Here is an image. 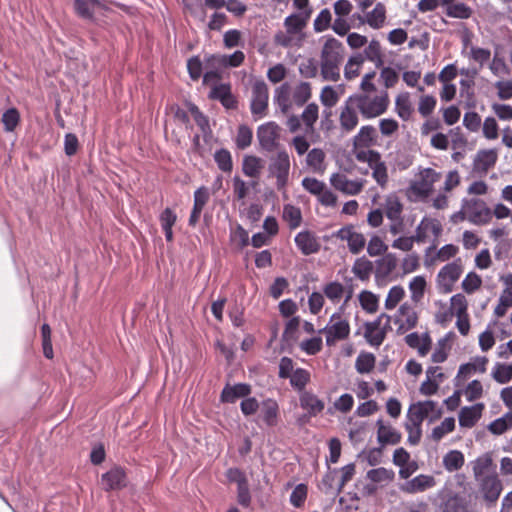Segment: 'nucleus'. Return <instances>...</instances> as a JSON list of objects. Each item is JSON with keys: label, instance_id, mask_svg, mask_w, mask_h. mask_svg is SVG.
Listing matches in <instances>:
<instances>
[{"label": "nucleus", "instance_id": "f257e3e1", "mask_svg": "<svg viewBox=\"0 0 512 512\" xmlns=\"http://www.w3.org/2000/svg\"><path fill=\"white\" fill-rule=\"evenodd\" d=\"M344 59V46L335 38L324 43L320 55L321 76L326 81L337 82L340 79V66Z\"/></svg>", "mask_w": 512, "mask_h": 512}, {"label": "nucleus", "instance_id": "f03ea898", "mask_svg": "<svg viewBox=\"0 0 512 512\" xmlns=\"http://www.w3.org/2000/svg\"><path fill=\"white\" fill-rule=\"evenodd\" d=\"M358 111L366 118H375L382 115L388 108L389 98L386 91L380 95L371 96L366 93L355 94L350 96Z\"/></svg>", "mask_w": 512, "mask_h": 512}, {"label": "nucleus", "instance_id": "7ed1b4c3", "mask_svg": "<svg viewBox=\"0 0 512 512\" xmlns=\"http://www.w3.org/2000/svg\"><path fill=\"white\" fill-rule=\"evenodd\" d=\"M442 415V410L437 407V403L432 400L419 401L410 405L407 412V422L413 426L422 425V422L429 418V422L438 420Z\"/></svg>", "mask_w": 512, "mask_h": 512}, {"label": "nucleus", "instance_id": "20e7f679", "mask_svg": "<svg viewBox=\"0 0 512 512\" xmlns=\"http://www.w3.org/2000/svg\"><path fill=\"white\" fill-rule=\"evenodd\" d=\"M269 176L276 178L278 190H284L289 179L290 157L285 150H279L275 156L270 158L268 166Z\"/></svg>", "mask_w": 512, "mask_h": 512}, {"label": "nucleus", "instance_id": "39448f33", "mask_svg": "<svg viewBox=\"0 0 512 512\" xmlns=\"http://www.w3.org/2000/svg\"><path fill=\"white\" fill-rule=\"evenodd\" d=\"M319 333L326 335V344L333 346L338 341L345 340L350 334V325L347 319L343 318L340 313H334L328 324Z\"/></svg>", "mask_w": 512, "mask_h": 512}, {"label": "nucleus", "instance_id": "423d86ee", "mask_svg": "<svg viewBox=\"0 0 512 512\" xmlns=\"http://www.w3.org/2000/svg\"><path fill=\"white\" fill-rule=\"evenodd\" d=\"M280 136L281 127L273 121L262 124L257 129L259 145L267 152H273L279 148Z\"/></svg>", "mask_w": 512, "mask_h": 512}, {"label": "nucleus", "instance_id": "0eeeda50", "mask_svg": "<svg viewBox=\"0 0 512 512\" xmlns=\"http://www.w3.org/2000/svg\"><path fill=\"white\" fill-rule=\"evenodd\" d=\"M462 205L469 222L475 225H483L491 220L492 212L483 200L478 198L464 199Z\"/></svg>", "mask_w": 512, "mask_h": 512}, {"label": "nucleus", "instance_id": "6e6552de", "mask_svg": "<svg viewBox=\"0 0 512 512\" xmlns=\"http://www.w3.org/2000/svg\"><path fill=\"white\" fill-rule=\"evenodd\" d=\"M441 177V174L432 168H425L419 173V178L412 181L409 190L417 197H428L433 191V185Z\"/></svg>", "mask_w": 512, "mask_h": 512}, {"label": "nucleus", "instance_id": "1a4fd4ad", "mask_svg": "<svg viewBox=\"0 0 512 512\" xmlns=\"http://www.w3.org/2000/svg\"><path fill=\"white\" fill-rule=\"evenodd\" d=\"M268 87L264 81H256L252 86L251 112L262 117L268 108Z\"/></svg>", "mask_w": 512, "mask_h": 512}, {"label": "nucleus", "instance_id": "9d476101", "mask_svg": "<svg viewBox=\"0 0 512 512\" xmlns=\"http://www.w3.org/2000/svg\"><path fill=\"white\" fill-rule=\"evenodd\" d=\"M463 272L460 259L445 265L438 273V282L444 293H449L453 289L454 283L459 279Z\"/></svg>", "mask_w": 512, "mask_h": 512}, {"label": "nucleus", "instance_id": "9b49d317", "mask_svg": "<svg viewBox=\"0 0 512 512\" xmlns=\"http://www.w3.org/2000/svg\"><path fill=\"white\" fill-rule=\"evenodd\" d=\"M382 318L387 319V325L390 322V316L381 314L375 321L365 323L364 337L372 346H380L386 337V327L380 329Z\"/></svg>", "mask_w": 512, "mask_h": 512}, {"label": "nucleus", "instance_id": "f8f14e48", "mask_svg": "<svg viewBox=\"0 0 512 512\" xmlns=\"http://www.w3.org/2000/svg\"><path fill=\"white\" fill-rule=\"evenodd\" d=\"M479 481L485 501L490 503L496 502L502 491V483L497 475H486Z\"/></svg>", "mask_w": 512, "mask_h": 512}, {"label": "nucleus", "instance_id": "ddd939ff", "mask_svg": "<svg viewBox=\"0 0 512 512\" xmlns=\"http://www.w3.org/2000/svg\"><path fill=\"white\" fill-rule=\"evenodd\" d=\"M357 106L354 104L351 97H348L344 103V106L340 112V126L341 129L350 132L356 128L358 125V115H357Z\"/></svg>", "mask_w": 512, "mask_h": 512}, {"label": "nucleus", "instance_id": "4468645a", "mask_svg": "<svg viewBox=\"0 0 512 512\" xmlns=\"http://www.w3.org/2000/svg\"><path fill=\"white\" fill-rule=\"evenodd\" d=\"M330 183L335 189L348 195H357L363 188L362 182L349 180L341 173L333 174L330 178Z\"/></svg>", "mask_w": 512, "mask_h": 512}, {"label": "nucleus", "instance_id": "2eb2a0df", "mask_svg": "<svg viewBox=\"0 0 512 512\" xmlns=\"http://www.w3.org/2000/svg\"><path fill=\"white\" fill-rule=\"evenodd\" d=\"M436 485L435 478L431 475L420 474L413 479L404 483L401 487L402 491L415 494L419 492H424Z\"/></svg>", "mask_w": 512, "mask_h": 512}, {"label": "nucleus", "instance_id": "dca6fc26", "mask_svg": "<svg viewBox=\"0 0 512 512\" xmlns=\"http://www.w3.org/2000/svg\"><path fill=\"white\" fill-rule=\"evenodd\" d=\"M102 485L105 490H118L126 486V474L121 467H114L102 475Z\"/></svg>", "mask_w": 512, "mask_h": 512}, {"label": "nucleus", "instance_id": "f3484780", "mask_svg": "<svg viewBox=\"0 0 512 512\" xmlns=\"http://www.w3.org/2000/svg\"><path fill=\"white\" fill-rule=\"evenodd\" d=\"M376 425L378 427L377 440L382 446L396 445L401 441V433L390 424H386L383 420L379 419Z\"/></svg>", "mask_w": 512, "mask_h": 512}, {"label": "nucleus", "instance_id": "a211bd4d", "mask_svg": "<svg viewBox=\"0 0 512 512\" xmlns=\"http://www.w3.org/2000/svg\"><path fill=\"white\" fill-rule=\"evenodd\" d=\"M295 243L303 255H311L320 250V244L309 231L298 233L295 237Z\"/></svg>", "mask_w": 512, "mask_h": 512}, {"label": "nucleus", "instance_id": "6ab92c4d", "mask_svg": "<svg viewBox=\"0 0 512 512\" xmlns=\"http://www.w3.org/2000/svg\"><path fill=\"white\" fill-rule=\"evenodd\" d=\"M484 405L482 403L475 404L470 407H463L459 413V424L462 427L471 428L480 419Z\"/></svg>", "mask_w": 512, "mask_h": 512}, {"label": "nucleus", "instance_id": "aec40b11", "mask_svg": "<svg viewBox=\"0 0 512 512\" xmlns=\"http://www.w3.org/2000/svg\"><path fill=\"white\" fill-rule=\"evenodd\" d=\"M300 406L307 410L309 416H316L321 413L325 407L324 402L320 400L315 394L303 391L300 394Z\"/></svg>", "mask_w": 512, "mask_h": 512}, {"label": "nucleus", "instance_id": "412c9836", "mask_svg": "<svg viewBox=\"0 0 512 512\" xmlns=\"http://www.w3.org/2000/svg\"><path fill=\"white\" fill-rule=\"evenodd\" d=\"M251 393V387L248 384L239 383L234 386L226 385L221 393V401L234 403L238 398H243Z\"/></svg>", "mask_w": 512, "mask_h": 512}, {"label": "nucleus", "instance_id": "4be33fe9", "mask_svg": "<svg viewBox=\"0 0 512 512\" xmlns=\"http://www.w3.org/2000/svg\"><path fill=\"white\" fill-rule=\"evenodd\" d=\"M263 166V160L260 157L247 155L243 158L242 171L247 177L258 179Z\"/></svg>", "mask_w": 512, "mask_h": 512}, {"label": "nucleus", "instance_id": "5701e85b", "mask_svg": "<svg viewBox=\"0 0 512 512\" xmlns=\"http://www.w3.org/2000/svg\"><path fill=\"white\" fill-rule=\"evenodd\" d=\"M493 460L490 453L479 456L472 462V470L476 480H480L493 469Z\"/></svg>", "mask_w": 512, "mask_h": 512}, {"label": "nucleus", "instance_id": "b1692460", "mask_svg": "<svg viewBox=\"0 0 512 512\" xmlns=\"http://www.w3.org/2000/svg\"><path fill=\"white\" fill-rule=\"evenodd\" d=\"M310 14L311 10L309 9L305 12L304 16L300 14H292L288 16L284 21L287 32L289 34H296L300 32L305 27L306 21L310 17Z\"/></svg>", "mask_w": 512, "mask_h": 512}, {"label": "nucleus", "instance_id": "393cba45", "mask_svg": "<svg viewBox=\"0 0 512 512\" xmlns=\"http://www.w3.org/2000/svg\"><path fill=\"white\" fill-rule=\"evenodd\" d=\"M464 455L459 450H451L443 457V466L449 472H455L464 465Z\"/></svg>", "mask_w": 512, "mask_h": 512}, {"label": "nucleus", "instance_id": "a878e982", "mask_svg": "<svg viewBox=\"0 0 512 512\" xmlns=\"http://www.w3.org/2000/svg\"><path fill=\"white\" fill-rule=\"evenodd\" d=\"M386 19V9L382 3H377L374 9L366 15V22L374 29H380Z\"/></svg>", "mask_w": 512, "mask_h": 512}, {"label": "nucleus", "instance_id": "bb28decb", "mask_svg": "<svg viewBox=\"0 0 512 512\" xmlns=\"http://www.w3.org/2000/svg\"><path fill=\"white\" fill-rule=\"evenodd\" d=\"M398 313L401 317L404 318L403 322L399 326L400 330H409L417 325V314L414 311V309L407 303H404L403 305L400 306Z\"/></svg>", "mask_w": 512, "mask_h": 512}, {"label": "nucleus", "instance_id": "cd10ccee", "mask_svg": "<svg viewBox=\"0 0 512 512\" xmlns=\"http://www.w3.org/2000/svg\"><path fill=\"white\" fill-rule=\"evenodd\" d=\"M373 173L372 176L375 179V181L381 186L384 187L388 181V173H387V166L385 162L381 160V155L379 156L370 164L369 166Z\"/></svg>", "mask_w": 512, "mask_h": 512}, {"label": "nucleus", "instance_id": "c85d7f7f", "mask_svg": "<svg viewBox=\"0 0 512 512\" xmlns=\"http://www.w3.org/2000/svg\"><path fill=\"white\" fill-rule=\"evenodd\" d=\"M76 13L83 19L91 20L95 8L99 5L98 0H74Z\"/></svg>", "mask_w": 512, "mask_h": 512}, {"label": "nucleus", "instance_id": "c756f323", "mask_svg": "<svg viewBox=\"0 0 512 512\" xmlns=\"http://www.w3.org/2000/svg\"><path fill=\"white\" fill-rule=\"evenodd\" d=\"M403 205L396 196H389L385 203V215L391 221H398L401 218Z\"/></svg>", "mask_w": 512, "mask_h": 512}, {"label": "nucleus", "instance_id": "7c9ffc66", "mask_svg": "<svg viewBox=\"0 0 512 512\" xmlns=\"http://www.w3.org/2000/svg\"><path fill=\"white\" fill-rule=\"evenodd\" d=\"M376 358L372 353L361 352L355 362V368L358 373L366 374L373 370Z\"/></svg>", "mask_w": 512, "mask_h": 512}, {"label": "nucleus", "instance_id": "2f4dec72", "mask_svg": "<svg viewBox=\"0 0 512 512\" xmlns=\"http://www.w3.org/2000/svg\"><path fill=\"white\" fill-rule=\"evenodd\" d=\"M352 271L360 280H367L373 271V264L365 257H361L356 259Z\"/></svg>", "mask_w": 512, "mask_h": 512}, {"label": "nucleus", "instance_id": "473e14b6", "mask_svg": "<svg viewBox=\"0 0 512 512\" xmlns=\"http://www.w3.org/2000/svg\"><path fill=\"white\" fill-rule=\"evenodd\" d=\"M497 157V151L494 149L481 150L478 152L476 157L477 167L486 171L495 165Z\"/></svg>", "mask_w": 512, "mask_h": 512}, {"label": "nucleus", "instance_id": "72a5a7b5", "mask_svg": "<svg viewBox=\"0 0 512 512\" xmlns=\"http://www.w3.org/2000/svg\"><path fill=\"white\" fill-rule=\"evenodd\" d=\"M364 63V56L356 54L351 56L345 65L344 76L347 80H351L359 75L361 65Z\"/></svg>", "mask_w": 512, "mask_h": 512}, {"label": "nucleus", "instance_id": "f704fd0d", "mask_svg": "<svg viewBox=\"0 0 512 512\" xmlns=\"http://www.w3.org/2000/svg\"><path fill=\"white\" fill-rule=\"evenodd\" d=\"M365 57L374 62L376 67H381L384 64L383 55L381 53L380 43L376 40H372L364 50Z\"/></svg>", "mask_w": 512, "mask_h": 512}, {"label": "nucleus", "instance_id": "c9c22d12", "mask_svg": "<svg viewBox=\"0 0 512 512\" xmlns=\"http://www.w3.org/2000/svg\"><path fill=\"white\" fill-rule=\"evenodd\" d=\"M376 130L373 126H363L354 138L356 146L368 147L374 142Z\"/></svg>", "mask_w": 512, "mask_h": 512}, {"label": "nucleus", "instance_id": "e433bc0d", "mask_svg": "<svg viewBox=\"0 0 512 512\" xmlns=\"http://www.w3.org/2000/svg\"><path fill=\"white\" fill-rule=\"evenodd\" d=\"M283 218L291 229H296L301 224V211L298 207L293 205H285L283 208Z\"/></svg>", "mask_w": 512, "mask_h": 512}, {"label": "nucleus", "instance_id": "4c0bfd02", "mask_svg": "<svg viewBox=\"0 0 512 512\" xmlns=\"http://www.w3.org/2000/svg\"><path fill=\"white\" fill-rule=\"evenodd\" d=\"M446 15L452 18L468 19L472 15V9L464 3H453L446 8Z\"/></svg>", "mask_w": 512, "mask_h": 512}, {"label": "nucleus", "instance_id": "58836bf2", "mask_svg": "<svg viewBox=\"0 0 512 512\" xmlns=\"http://www.w3.org/2000/svg\"><path fill=\"white\" fill-rule=\"evenodd\" d=\"M396 112L403 120L409 119L412 113V107L408 93L400 94L395 101Z\"/></svg>", "mask_w": 512, "mask_h": 512}, {"label": "nucleus", "instance_id": "ea45409f", "mask_svg": "<svg viewBox=\"0 0 512 512\" xmlns=\"http://www.w3.org/2000/svg\"><path fill=\"white\" fill-rule=\"evenodd\" d=\"M367 478L374 483H387L393 480L394 472L384 467L371 469L367 472Z\"/></svg>", "mask_w": 512, "mask_h": 512}, {"label": "nucleus", "instance_id": "a19ab883", "mask_svg": "<svg viewBox=\"0 0 512 512\" xmlns=\"http://www.w3.org/2000/svg\"><path fill=\"white\" fill-rule=\"evenodd\" d=\"M214 160L218 168L223 172H231L233 169L231 153L227 149L217 150L214 154Z\"/></svg>", "mask_w": 512, "mask_h": 512}, {"label": "nucleus", "instance_id": "79ce46f5", "mask_svg": "<svg viewBox=\"0 0 512 512\" xmlns=\"http://www.w3.org/2000/svg\"><path fill=\"white\" fill-rule=\"evenodd\" d=\"M289 378L292 387L303 392L305 386L310 381V373L305 369L298 368Z\"/></svg>", "mask_w": 512, "mask_h": 512}, {"label": "nucleus", "instance_id": "37998d69", "mask_svg": "<svg viewBox=\"0 0 512 512\" xmlns=\"http://www.w3.org/2000/svg\"><path fill=\"white\" fill-rule=\"evenodd\" d=\"M324 159L325 153L323 150L314 148L308 152L306 162L314 171H322Z\"/></svg>", "mask_w": 512, "mask_h": 512}, {"label": "nucleus", "instance_id": "c03bdc74", "mask_svg": "<svg viewBox=\"0 0 512 512\" xmlns=\"http://www.w3.org/2000/svg\"><path fill=\"white\" fill-rule=\"evenodd\" d=\"M311 97V85L308 82H301L293 92V100L296 105H304Z\"/></svg>", "mask_w": 512, "mask_h": 512}, {"label": "nucleus", "instance_id": "a18cd8bd", "mask_svg": "<svg viewBox=\"0 0 512 512\" xmlns=\"http://www.w3.org/2000/svg\"><path fill=\"white\" fill-rule=\"evenodd\" d=\"M493 379L500 383L504 384L510 381L512 378V364L511 365H505V364H496L493 372H492Z\"/></svg>", "mask_w": 512, "mask_h": 512}, {"label": "nucleus", "instance_id": "49530a36", "mask_svg": "<svg viewBox=\"0 0 512 512\" xmlns=\"http://www.w3.org/2000/svg\"><path fill=\"white\" fill-rule=\"evenodd\" d=\"M454 428H455L454 418H452V417L445 418L444 421L439 426H436L432 430L431 436H432L433 440L439 441L444 437V435L452 432L454 430Z\"/></svg>", "mask_w": 512, "mask_h": 512}, {"label": "nucleus", "instance_id": "de8ad7c7", "mask_svg": "<svg viewBox=\"0 0 512 512\" xmlns=\"http://www.w3.org/2000/svg\"><path fill=\"white\" fill-rule=\"evenodd\" d=\"M361 307L368 313H374L378 308V299L370 291H362L359 295Z\"/></svg>", "mask_w": 512, "mask_h": 512}, {"label": "nucleus", "instance_id": "09e8293b", "mask_svg": "<svg viewBox=\"0 0 512 512\" xmlns=\"http://www.w3.org/2000/svg\"><path fill=\"white\" fill-rule=\"evenodd\" d=\"M277 413L278 405L275 401L267 400L263 403V420L267 423V425L273 426L275 424Z\"/></svg>", "mask_w": 512, "mask_h": 512}, {"label": "nucleus", "instance_id": "8fccbe9b", "mask_svg": "<svg viewBox=\"0 0 512 512\" xmlns=\"http://www.w3.org/2000/svg\"><path fill=\"white\" fill-rule=\"evenodd\" d=\"M253 133L251 128L240 125L236 136V145L239 149H245L251 145Z\"/></svg>", "mask_w": 512, "mask_h": 512}, {"label": "nucleus", "instance_id": "3c124183", "mask_svg": "<svg viewBox=\"0 0 512 512\" xmlns=\"http://www.w3.org/2000/svg\"><path fill=\"white\" fill-rule=\"evenodd\" d=\"M405 291L401 286H393L387 295L385 300V307L388 310L394 309L397 304L403 299Z\"/></svg>", "mask_w": 512, "mask_h": 512}, {"label": "nucleus", "instance_id": "603ef678", "mask_svg": "<svg viewBox=\"0 0 512 512\" xmlns=\"http://www.w3.org/2000/svg\"><path fill=\"white\" fill-rule=\"evenodd\" d=\"M332 14L329 9L325 8L321 10L316 19L314 20L313 26L316 32H323L331 26Z\"/></svg>", "mask_w": 512, "mask_h": 512}, {"label": "nucleus", "instance_id": "864d4df0", "mask_svg": "<svg viewBox=\"0 0 512 512\" xmlns=\"http://www.w3.org/2000/svg\"><path fill=\"white\" fill-rule=\"evenodd\" d=\"M299 325H300L299 317H293L292 319H290L287 322L285 330L283 332V335H282L283 340L286 342L296 341L298 338L297 333H298Z\"/></svg>", "mask_w": 512, "mask_h": 512}, {"label": "nucleus", "instance_id": "5fc2aeb1", "mask_svg": "<svg viewBox=\"0 0 512 512\" xmlns=\"http://www.w3.org/2000/svg\"><path fill=\"white\" fill-rule=\"evenodd\" d=\"M324 294L331 301L338 302L344 294V287L339 282H330L325 286Z\"/></svg>", "mask_w": 512, "mask_h": 512}, {"label": "nucleus", "instance_id": "6e6d98bb", "mask_svg": "<svg viewBox=\"0 0 512 512\" xmlns=\"http://www.w3.org/2000/svg\"><path fill=\"white\" fill-rule=\"evenodd\" d=\"M307 486L298 484L290 495V502L294 507H301L307 498Z\"/></svg>", "mask_w": 512, "mask_h": 512}, {"label": "nucleus", "instance_id": "4d7b16f0", "mask_svg": "<svg viewBox=\"0 0 512 512\" xmlns=\"http://www.w3.org/2000/svg\"><path fill=\"white\" fill-rule=\"evenodd\" d=\"M436 98L430 95H425L420 98L418 104V111L423 117H428L436 107Z\"/></svg>", "mask_w": 512, "mask_h": 512}, {"label": "nucleus", "instance_id": "13d9d810", "mask_svg": "<svg viewBox=\"0 0 512 512\" xmlns=\"http://www.w3.org/2000/svg\"><path fill=\"white\" fill-rule=\"evenodd\" d=\"M19 112L15 108L8 109L2 116V122L6 131H13L19 123Z\"/></svg>", "mask_w": 512, "mask_h": 512}, {"label": "nucleus", "instance_id": "bf43d9fd", "mask_svg": "<svg viewBox=\"0 0 512 512\" xmlns=\"http://www.w3.org/2000/svg\"><path fill=\"white\" fill-rule=\"evenodd\" d=\"M300 74L305 78H314L318 74V65L314 58L306 59L299 66Z\"/></svg>", "mask_w": 512, "mask_h": 512}, {"label": "nucleus", "instance_id": "052dcab7", "mask_svg": "<svg viewBox=\"0 0 512 512\" xmlns=\"http://www.w3.org/2000/svg\"><path fill=\"white\" fill-rule=\"evenodd\" d=\"M387 249V245L378 236H373L367 246V252L372 257L384 254Z\"/></svg>", "mask_w": 512, "mask_h": 512}, {"label": "nucleus", "instance_id": "680f3d73", "mask_svg": "<svg viewBox=\"0 0 512 512\" xmlns=\"http://www.w3.org/2000/svg\"><path fill=\"white\" fill-rule=\"evenodd\" d=\"M380 272L390 274L397 267V258L394 254H386L382 259L377 261Z\"/></svg>", "mask_w": 512, "mask_h": 512}, {"label": "nucleus", "instance_id": "e2e57ef3", "mask_svg": "<svg viewBox=\"0 0 512 512\" xmlns=\"http://www.w3.org/2000/svg\"><path fill=\"white\" fill-rule=\"evenodd\" d=\"M482 284V280L479 275L474 272H470L462 282L463 290L471 294L476 291Z\"/></svg>", "mask_w": 512, "mask_h": 512}, {"label": "nucleus", "instance_id": "0e129e2a", "mask_svg": "<svg viewBox=\"0 0 512 512\" xmlns=\"http://www.w3.org/2000/svg\"><path fill=\"white\" fill-rule=\"evenodd\" d=\"M325 185L326 184L324 182L312 177H305L302 180L303 188L315 196L323 192Z\"/></svg>", "mask_w": 512, "mask_h": 512}, {"label": "nucleus", "instance_id": "69168bd1", "mask_svg": "<svg viewBox=\"0 0 512 512\" xmlns=\"http://www.w3.org/2000/svg\"><path fill=\"white\" fill-rule=\"evenodd\" d=\"M188 110L192 114L197 126L203 132H205L207 129H209L208 118L199 110V108L195 104L190 103L188 105Z\"/></svg>", "mask_w": 512, "mask_h": 512}, {"label": "nucleus", "instance_id": "338daca9", "mask_svg": "<svg viewBox=\"0 0 512 512\" xmlns=\"http://www.w3.org/2000/svg\"><path fill=\"white\" fill-rule=\"evenodd\" d=\"M301 117L307 127H313L318 119V105L315 103L307 105Z\"/></svg>", "mask_w": 512, "mask_h": 512}, {"label": "nucleus", "instance_id": "774afa93", "mask_svg": "<svg viewBox=\"0 0 512 512\" xmlns=\"http://www.w3.org/2000/svg\"><path fill=\"white\" fill-rule=\"evenodd\" d=\"M348 241V248L352 254H358L365 247L366 239L363 234L354 231Z\"/></svg>", "mask_w": 512, "mask_h": 512}]
</instances>
